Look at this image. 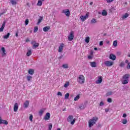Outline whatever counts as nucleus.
I'll use <instances>...</instances> for the list:
<instances>
[{"label":"nucleus","mask_w":130,"mask_h":130,"mask_svg":"<svg viewBox=\"0 0 130 130\" xmlns=\"http://www.w3.org/2000/svg\"><path fill=\"white\" fill-rule=\"evenodd\" d=\"M107 102H109V103H111V102H112V99H111V98H108Z\"/></svg>","instance_id":"nucleus-43"},{"label":"nucleus","mask_w":130,"mask_h":130,"mask_svg":"<svg viewBox=\"0 0 130 130\" xmlns=\"http://www.w3.org/2000/svg\"><path fill=\"white\" fill-rule=\"evenodd\" d=\"M128 17V14L125 13L124 15L122 16L123 19H126Z\"/></svg>","instance_id":"nucleus-35"},{"label":"nucleus","mask_w":130,"mask_h":130,"mask_svg":"<svg viewBox=\"0 0 130 130\" xmlns=\"http://www.w3.org/2000/svg\"><path fill=\"white\" fill-rule=\"evenodd\" d=\"M102 83V76L98 77V80L96 81V84H101Z\"/></svg>","instance_id":"nucleus-12"},{"label":"nucleus","mask_w":130,"mask_h":130,"mask_svg":"<svg viewBox=\"0 0 130 130\" xmlns=\"http://www.w3.org/2000/svg\"><path fill=\"white\" fill-rule=\"evenodd\" d=\"M123 117H124V118L126 117V114L124 113V114H123Z\"/></svg>","instance_id":"nucleus-55"},{"label":"nucleus","mask_w":130,"mask_h":130,"mask_svg":"<svg viewBox=\"0 0 130 130\" xmlns=\"http://www.w3.org/2000/svg\"><path fill=\"white\" fill-rule=\"evenodd\" d=\"M56 130H61V129H60V128H57Z\"/></svg>","instance_id":"nucleus-61"},{"label":"nucleus","mask_w":130,"mask_h":130,"mask_svg":"<svg viewBox=\"0 0 130 130\" xmlns=\"http://www.w3.org/2000/svg\"><path fill=\"white\" fill-rule=\"evenodd\" d=\"M124 63L123 62H121L120 64V67H124Z\"/></svg>","instance_id":"nucleus-51"},{"label":"nucleus","mask_w":130,"mask_h":130,"mask_svg":"<svg viewBox=\"0 0 130 130\" xmlns=\"http://www.w3.org/2000/svg\"><path fill=\"white\" fill-rule=\"evenodd\" d=\"M106 43H107L108 44V43H109V41H107Z\"/></svg>","instance_id":"nucleus-60"},{"label":"nucleus","mask_w":130,"mask_h":130,"mask_svg":"<svg viewBox=\"0 0 130 130\" xmlns=\"http://www.w3.org/2000/svg\"><path fill=\"white\" fill-rule=\"evenodd\" d=\"M106 1L107 2V4H110L114 2V0H106Z\"/></svg>","instance_id":"nucleus-41"},{"label":"nucleus","mask_w":130,"mask_h":130,"mask_svg":"<svg viewBox=\"0 0 130 130\" xmlns=\"http://www.w3.org/2000/svg\"><path fill=\"white\" fill-rule=\"evenodd\" d=\"M99 118L97 117H93L92 119H90L88 121V124L89 127H92L95 123H96L97 120H98Z\"/></svg>","instance_id":"nucleus-1"},{"label":"nucleus","mask_w":130,"mask_h":130,"mask_svg":"<svg viewBox=\"0 0 130 130\" xmlns=\"http://www.w3.org/2000/svg\"><path fill=\"white\" fill-rule=\"evenodd\" d=\"M129 78V75L128 74H125L122 77V84L123 85H126L128 83V79Z\"/></svg>","instance_id":"nucleus-2"},{"label":"nucleus","mask_w":130,"mask_h":130,"mask_svg":"<svg viewBox=\"0 0 130 130\" xmlns=\"http://www.w3.org/2000/svg\"><path fill=\"white\" fill-rule=\"evenodd\" d=\"M80 109H85V106H80Z\"/></svg>","instance_id":"nucleus-50"},{"label":"nucleus","mask_w":130,"mask_h":130,"mask_svg":"<svg viewBox=\"0 0 130 130\" xmlns=\"http://www.w3.org/2000/svg\"><path fill=\"white\" fill-rule=\"evenodd\" d=\"M9 37H10V32H8L6 35L4 36L3 37V38L4 39H8V38H9Z\"/></svg>","instance_id":"nucleus-23"},{"label":"nucleus","mask_w":130,"mask_h":130,"mask_svg":"<svg viewBox=\"0 0 130 130\" xmlns=\"http://www.w3.org/2000/svg\"><path fill=\"white\" fill-rule=\"evenodd\" d=\"M87 58H88V59H92V58H93V57L91 55H88Z\"/></svg>","instance_id":"nucleus-48"},{"label":"nucleus","mask_w":130,"mask_h":130,"mask_svg":"<svg viewBox=\"0 0 130 130\" xmlns=\"http://www.w3.org/2000/svg\"><path fill=\"white\" fill-rule=\"evenodd\" d=\"M4 14H6V12L0 13V17H2Z\"/></svg>","instance_id":"nucleus-54"},{"label":"nucleus","mask_w":130,"mask_h":130,"mask_svg":"<svg viewBox=\"0 0 130 130\" xmlns=\"http://www.w3.org/2000/svg\"><path fill=\"white\" fill-rule=\"evenodd\" d=\"M110 95H112V91H109L106 93L107 96H110Z\"/></svg>","instance_id":"nucleus-40"},{"label":"nucleus","mask_w":130,"mask_h":130,"mask_svg":"<svg viewBox=\"0 0 130 130\" xmlns=\"http://www.w3.org/2000/svg\"><path fill=\"white\" fill-rule=\"evenodd\" d=\"M64 46V44H63V43L60 44V46L59 47L58 52H61V51H62Z\"/></svg>","instance_id":"nucleus-10"},{"label":"nucleus","mask_w":130,"mask_h":130,"mask_svg":"<svg viewBox=\"0 0 130 130\" xmlns=\"http://www.w3.org/2000/svg\"><path fill=\"white\" fill-rule=\"evenodd\" d=\"M19 109V107L18 106V103H15L14 106V112H17Z\"/></svg>","instance_id":"nucleus-14"},{"label":"nucleus","mask_w":130,"mask_h":130,"mask_svg":"<svg viewBox=\"0 0 130 130\" xmlns=\"http://www.w3.org/2000/svg\"><path fill=\"white\" fill-rule=\"evenodd\" d=\"M5 27H6V21L3 22L1 27L0 28V32H3L4 31V29H5Z\"/></svg>","instance_id":"nucleus-13"},{"label":"nucleus","mask_w":130,"mask_h":130,"mask_svg":"<svg viewBox=\"0 0 130 130\" xmlns=\"http://www.w3.org/2000/svg\"><path fill=\"white\" fill-rule=\"evenodd\" d=\"M62 68H63V69H68L69 66L68 64H64L62 65Z\"/></svg>","instance_id":"nucleus-36"},{"label":"nucleus","mask_w":130,"mask_h":130,"mask_svg":"<svg viewBox=\"0 0 130 130\" xmlns=\"http://www.w3.org/2000/svg\"><path fill=\"white\" fill-rule=\"evenodd\" d=\"M69 97H70V93L68 92L65 94L64 99H69Z\"/></svg>","instance_id":"nucleus-25"},{"label":"nucleus","mask_w":130,"mask_h":130,"mask_svg":"<svg viewBox=\"0 0 130 130\" xmlns=\"http://www.w3.org/2000/svg\"><path fill=\"white\" fill-rule=\"evenodd\" d=\"M32 54V50H28L27 52L26 53V55L27 56H30Z\"/></svg>","instance_id":"nucleus-21"},{"label":"nucleus","mask_w":130,"mask_h":130,"mask_svg":"<svg viewBox=\"0 0 130 130\" xmlns=\"http://www.w3.org/2000/svg\"><path fill=\"white\" fill-rule=\"evenodd\" d=\"M102 16H107V11L106 10H103L102 12Z\"/></svg>","instance_id":"nucleus-22"},{"label":"nucleus","mask_w":130,"mask_h":130,"mask_svg":"<svg viewBox=\"0 0 130 130\" xmlns=\"http://www.w3.org/2000/svg\"><path fill=\"white\" fill-rule=\"evenodd\" d=\"M2 118L0 117V124H2Z\"/></svg>","instance_id":"nucleus-58"},{"label":"nucleus","mask_w":130,"mask_h":130,"mask_svg":"<svg viewBox=\"0 0 130 130\" xmlns=\"http://www.w3.org/2000/svg\"><path fill=\"white\" fill-rule=\"evenodd\" d=\"M1 50H2V51L3 52L4 54L5 55L7 54V51H6V49H5V47H2Z\"/></svg>","instance_id":"nucleus-26"},{"label":"nucleus","mask_w":130,"mask_h":130,"mask_svg":"<svg viewBox=\"0 0 130 130\" xmlns=\"http://www.w3.org/2000/svg\"><path fill=\"white\" fill-rule=\"evenodd\" d=\"M96 22H97V21H96V19H95V18H93L91 20V24H95V23H96Z\"/></svg>","instance_id":"nucleus-33"},{"label":"nucleus","mask_w":130,"mask_h":130,"mask_svg":"<svg viewBox=\"0 0 130 130\" xmlns=\"http://www.w3.org/2000/svg\"><path fill=\"white\" fill-rule=\"evenodd\" d=\"M11 3L13 6H15L17 4V2L15 0H11Z\"/></svg>","instance_id":"nucleus-30"},{"label":"nucleus","mask_w":130,"mask_h":130,"mask_svg":"<svg viewBox=\"0 0 130 130\" xmlns=\"http://www.w3.org/2000/svg\"><path fill=\"white\" fill-rule=\"evenodd\" d=\"M103 105H104V103H103V102H101L100 103V106H103Z\"/></svg>","instance_id":"nucleus-49"},{"label":"nucleus","mask_w":130,"mask_h":130,"mask_svg":"<svg viewBox=\"0 0 130 130\" xmlns=\"http://www.w3.org/2000/svg\"><path fill=\"white\" fill-rule=\"evenodd\" d=\"M73 118L74 116L70 115L68 117L67 119L68 121L71 122V124H72V125L75 124V122H76V119H74L73 120Z\"/></svg>","instance_id":"nucleus-5"},{"label":"nucleus","mask_w":130,"mask_h":130,"mask_svg":"<svg viewBox=\"0 0 130 130\" xmlns=\"http://www.w3.org/2000/svg\"><path fill=\"white\" fill-rule=\"evenodd\" d=\"M126 68H127V70H130V62L127 63V64L126 66Z\"/></svg>","instance_id":"nucleus-46"},{"label":"nucleus","mask_w":130,"mask_h":130,"mask_svg":"<svg viewBox=\"0 0 130 130\" xmlns=\"http://www.w3.org/2000/svg\"><path fill=\"white\" fill-rule=\"evenodd\" d=\"M50 118V113H47L44 117V119H45V120H49Z\"/></svg>","instance_id":"nucleus-9"},{"label":"nucleus","mask_w":130,"mask_h":130,"mask_svg":"<svg viewBox=\"0 0 130 130\" xmlns=\"http://www.w3.org/2000/svg\"><path fill=\"white\" fill-rule=\"evenodd\" d=\"M109 58L112 60H115V59H116V56L113 54H110L109 56Z\"/></svg>","instance_id":"nucleus-11"},{"label":"nucleus","mask_w":130,"mask_h":130,"mask_svg":"<svg viewBox=\"0 0 130 130\" xmlns=\"http://www.w3.org/2000/svg\"><path fill=\"white\" fill-rule=\"evenodd\" d=\"M100 45L101 46H102V45H103V41H100Z\"/></svg>","instance_id":"nucleus-52"},{"label":"nucleus","mask_w":130,"mask_h":130,"mask_svg":"<svg viewBox=\"0 0 130 130\" xmlns=\"http://www.w3.org/2000/svg\"><path fill=\"white\" fill-rule=\"evenodd\" d=\"M52 128V124L50 123L48 125V130H51Z\"/></svg>","instance_id":"nucleus-39"},{"label":"nucleus","mask_w":130,"mask_h":130,"mask_svg":"<svg viewBox=\"0 0 130 130\" xmlns=\"http://www.w3.org/2000/svg\"><path fill=\"white\" fill-rule=\"evenodd\" d=\"M88 18H89V12H87L85 15H81L80 16V20L82 22H85Z\"/></svg>","instance_id":"nucleus-6"},{"label":"nucleus","mask_w":130,"mask_h":130,"mask_svg":"<svg viewBox=\"0 0 130 130\" xmlns=\"http://www.w3.org/2000/svg\"><path fill=\"white\" fill-rule=\"evenodd\" d=\"M57 95H58V96H62V93H61V92L60 91H59V92H58V93H57Z\"/></svg>","instance_id":"nucleus-47"},{"label":"nucleus","mask_w":130,"mask_h":130,"mask_svg":"<svg viewBox=\"0 0 130 130\" xmlns=\"http://www.w3.org/2000/svg\"><path fill=\"white\" fill-rule=\"evenodd\" d=\"M15 36H16V37H18V36H19V35H18V32H16V33Z\"/></svg>","instance_id":"nucleus-57"},{"label":"nucleus","mask_w":130,"mask_h":130,"mask_svg":"<svg viewBox=\"0 0 130 130\" xmlns=\"http://www.w3.org/2000/svg\"><path fill=\"white\" fill-rule=\"evenodd\" d=\"M90 6H92V5H93V2H91V3H90Z\"/></svg>","instance_id":"nucleus-59"},{"label":"nucleus","mask_w":130,"mask_h":130,"mask_svg":"<svg viewBox=\"0 0 130 130\" xmlns=\"http://www.w3.org/2000/svg\"><path fill=\"white\" fill-rule=\"evenodd\" d=\"M29 120H30V121H33V115H30L29 116Z\"/></svg>","instance_id":"nucleus-44"},{"label":"nucleus","mask_w":130,"mask_h":130,"mask_svg":"<svg viewBox=\"0 0 130 130\" xmlns=\"http://www.w3.org/2000/svg\"><path fill=\"white\" fill-rule=\"evenodd\" d=\"M77 82L79 84L81 85L85 83V76L83 75H80L79 76L77 79Z\"/></svg>","instance_id":"nucleus-3"},{"label":"nucleus","mask_w":130,"mask_h":130,"mask_svg":"<svg viewBox=\"0 0 130 130\" xmlns=\"http://www.w3.org/2000/svg\"><path fill=\"white\" fill-rule=\"evenodd\" d=\"M85 42H86V43H89V42H90V37H87L85 38Z\"/></svg>","instance_id":"nucleus-27"},{"label":"nucleus","mask_w":130,"mask_h":130,"mask_svg":"<svg viewBox=\"0 0 130 130\" xmlns=\"http://www.w3.org/2000/svg\"><path fill=\"white\" fill-rule=\"evenodd\" d=\"M44 110H45V109H42L39 111V115H40V116H42V115L44 112Z\"/></svg>","instance_id":"nucleus-18"},{"label":"nucleus","mask_w":130,"mask_h":130,"mask_svg":"<svg viewBox=\"0 0 130 130\" xmlns=\"http://www.w3.org/2000/svg\"><path fill=\"white\" fill-rule=\"evenodd\" d=\"M90 66L92 68H96L97 67V63L95 61L90 62Z\"/></svg>","instance_id":"nucleus-16"},{"label":"nucleus","mask_w":130,"mask_h":130,"mask_svg":"<svg viewBox=\"0 0 130 130\" xmlns=\"http://www.w3.org/2000/svg\"><path fill=\"white\" fill-rule=\"evenodd\" d=\"M106 67H111L113 66V62L111 60H108L104 62Z\"/></svg>","instance_id":"nucleus-7"},{"label":"nucleus","mask_w":130,"mask_h":130,"mask_svg":"<svg viewBox=\"0 0 130 130\" xmlns=\"http://www.w3.org/2000/svg\"><path fill=\"white\" fill-rule=\"evenodd\" d=\"M9 124V122H8V121L6 120H2L1 122V124Z\"/></svg>","instance_id":"nucleus-19"},{"label":"nucleus","mask_w":130,"mask_h":130,"mask_svg":"<svg viewBox=\"0 0 130 130\" xmlns=\"http://www.w3.org/2000/svg\"><path fill=\"white\" fill-rule=\"evenodd\" d=\"M28 74H29V75H34V70L29 69L28 70Z\"/></svg>","instance_id":"nucleus-20"},{"label":"nucleus","mask_w":130,"mask_h":130,"mask_svg":"<svg viewBox=\"0 0 130 130\" xmlns=\"http://www.w3.org/2000/svg\"><path fill=\"white\" fill-rule=\"evenodd\" d=\"M32 46L34 47V49L37 48L39 46V43H35L32 45Z\"/></svg>","instance_id":"nucleus-24"},{"label":"nucleus","mask_w":130,"mask_h":130,"mask_svg":"<svg viewBox=\"0 0 130 130\" xmlns=\"http://www.w3.org/2000/svg\"><path fill=\"white\" fill-rule=\"evenodd\" d=\"M42 19H43V17H40V18L38 20V24L41 23V21H42Z\"/></svg>","instance_id":"nucleus-38"},{"label":"nucleus","mask_w":130,"mask_h":130,"mask_svg":"<svg viewBox=\"0 0 130 130\" xmlns=\"http://www.w3.org/2000/svg\"><path fill=\"white\" fill-rule=\"evenodd\" d=\"M94 50H98L97 48H94Z\"/></svg>","instance_id":"nucleus-62"},{"label":"nucleus","mask_w":130,"mask_h":130,"mask_svg":"<svg viewBox=\"0 0 130 130\" xmlns=\"http://www.w3.org/2000/svg\"><path fill=\"white\" fill-rule=\"evenodd\" d=\"M29 103H30V102L29 101H25V102L24 103V106L25 108H27L28 107Z\"/></svg>","instance_id":"nucleus-17"},{"label":"nucleus","mask_w":130,"mask_h":130,"mask_svg":"<svg viewBox=\"0 0 130 130\" xmlns=\"http://www.w3.org/2000/svg\"><path fill=\"white\" fill-rule=\"evenodd\" d=\"M25 25H27L28 24H29V19H26L25 21Z\"/></svg>","instance_id":"nucleus-45"},{"label":"nucleus","mask_w":130,"mask_h":130,"mask_svg":"<svg viewBox=\"0 0 130 130\" xmlns=\"http://www.w3.org/2000/svg\"><path fill=\"white\" fill-rule=\"evenodd\" d=\"M80 99V95H77L76 97L74 98V101H78Z\"/></svg>","instance_id":"nucleus-28"},{"label":"nucleus","mask_w":130,"mask_h":130,"mask_svg":"<svg viewBox=\"0 0 130 130\" xmlns=\"http://www.w3.org/2000/svg\"><path fill=\"white\" fill-rule=\"evenodd\" d=\"M128 57H130V54L128 55Z\"/></svg>","instance_id":"nucleus-64"},{"label":"nucleus","mask_w":130,"mask_h":130,"mask_svg":"<svg viewBox=\"0 0 130 130\" xmlns=\"http://www.w3.org/2000/svg\"><path fill=\"white\" fill-rule=\"evenodd\" d=\"M125 62L126 63H128V60L126 59L125 61Z\"/></svg>","instance_id":"nucleus-56"},{"label":"nucleus","mask_w":130,"mask_h":130,"mask_svg":"<svg viewBox=\"0 0 130 130\" xmlns=\"http://www.w3.org/2000/svg\"><path fill=\"white\" fill-rule=\"evenodd\" d=\"M75 32L74 31H71L70 33V35L68 36V40L69 41H73L75 38Z\"/></svg>","instance_id":"nucleus-4"},{"label":"nucleus","mask_w":130,"mask_h":130,"mask_svg":"<svg viewBox=\"0 0 130 130\" xmlns=\"http://www.w3.org/2000/svg\"><path fill=\"white\" fill-rule=\"evenodd\" d=\"M43 30L44 32H47V31H49V30H50V27L49 26H45L43 28Z\"/></svg>","instance_id":"nucleus-15"},{"label":"nucleus","mask_w":130,"mask_h":130,"mask_svg":"<svg viewBox=\"0 0 130 130\" xmlns=\"http://www.w3.org/2000/svg\"><path fill=\"white\" fill-rule=\"evenodd\" d=\"M113 45L114 47H116L117 46V41H114L113 43Z\"/></svg>","instance_id":"nucleus-31"},{"label":"nucleus","mask_w":130,"mask_h":130,"mask_svg":"<svg viewBox=\"0 0 130 130\" xmlns=\"http://www.w3.org/2000/svg\"><path fill=\"white\" fill-rule=\"evenodd\" d=\"M122 123H123V124H126V123H127V120H126V119H123Z\"/></svg>","instance_id":"nucleus-29"},{"label":"nucleus","mask_w":130,"mask_h":130,"mask_svg":"<svg viewBox=\"0 0 130 130\" xmlns=\"http://www.w3.org/2000/svg\"><path fill=\"white\" fill-rule=\"evenodd\" d=\"M37 6H39L40 7H41V6H42V2H41V1H39L37 3Z\"/></svg>","instance_id":"nucleus-34"},{"label":"nucleus","mask_w":130,"mask_h":130,"mask_svg":"<svg viewBox=\"0 0 130 130\" xmlns=\"http://www.w3.org/2000/svg\"><path fill=\"white\" fill-rule=\"evenodd\" d=\"M38 31V26H35L34 28V33H36Z\"/></svg>","instance_id":"nucleus-37"},{"label":"nucleus","mask_w":130,"mask_h":130,"mask_svg":"<svg viewBox=\"0 0 130 130\" xmlns=\"http://www.w3.org/2000/svg\"><path fill=\"white\" fill-rule=\"evenodd\" d=\"M70 85V82H67L64 85V88H68Z\"/></svg>","instance_id":"nucleus-32"},{"label":"nucleus","mask_w":130,"mask_h":130,"mask_svg":"<svg viewBox=\"0 0 130 130\" xmlns=\"http://www.w3.org/2000/svg\"><path fill=\"white\" fill-rule=\"evenodd\" d=\"M27 81H30L31 79H32V76H27Z\"/></svg>","instance_id":"nucleus-42"},{"label":"nucleus","mask_w":130,"mask_h":130,"mask_svg":"<svg viewBox=\"0 0 130 130\" xmlns=\"http://www.w3.org/2000/svg\"><path fill=\"white\" fill-rule=\"evenodd\" d=\"M90 54L92 55V54H93V52H91L90 53Z\"/></svg>","instance_id":"nucleus-63"},{"label":"nucleus","mask_w":130,"mask_h":130,"mask_svg":"<svg viewBox=\"0 0 130 130\" xmlns=\"http://www.w3.org/2000/svg\"><path fill=\"white\" fill-rule=\"evenodd\" d=\"M62 13L63 14H65L66 16L67 17H70V15H71V12H70V10L67 9V10H63Z\"/></svg>","instance_id":"nucleus-8"},{"label":"nucleus","mask_w":130,"mask_h":130,"mask_svg":"<svg viewBox=\"0 0 130 130\" xmlns=\"http://www.w3.org/2000/svg\"><path fill=\"white\" fill-rule=\"evenodd\" d=\"M26 42H30V40L27 38L25 40Z\"/></svg>","instance_id":"nucleus-53"}]
</instances>
